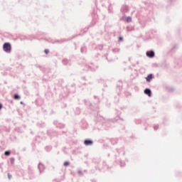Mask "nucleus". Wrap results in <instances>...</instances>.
<instances>
[{
	"label": "nucleus",
	"mask_w": 182,
	"mask_h": 182,
	"mask_svg": "<svg viewBox=\"0 0 182 182\" xmlns=\"http://www.w3.org/2000/svg\"><path fill=\"white\" fill-rule=\"evenodd\" d=\"M82 129H87V122L85 121H82Z\"/></svg>",
	"instance_id": "bb28decb"
},
{
	"label": "nucleus",
	"mask_w": 182,
	"mask_h": 182,
	"mask_svg": "<svg viewBox=\"0 0 182 182\" xmlns=\"http://www.w3.org/2000/svg\"><path fill=\"white\" fill-rule=\"evenodd\" d=\"M53 124L57 127V129H65V127H66L65 124L60 123L58 120H55L53 122Z\"/></svg>",
	"instance_id": "0eeeda50"
},
{
	"label": "nucleus",
	"mask_w": 182,
	"mask_h": 182,
	"mask_svg": "<svg viewBox=\"0 0 182 182\" xmlns=\"http://www.w3.org/2000/svg\"><path fill=\"white\" fill-rule=\"evenodd\" d=\"M51 114H55V111L53 109L51 110Z\"/></svg>",
	"instance_id": "603ef678"
},
{
	"label": "nucleus",
	"mask_w": 182,
	"mask_h": 182,
	"mask_svg": "<svg viewBox=\"0 0 182 182\" xmlns=\"http://www.w3.org/2000/svg\"><path fill=\"white\" fill-rule=\"evenodd\" d=\"M149 39H151V38H150V36H149V34H146V40H149Z\"/></svg>",
	"instance_id": "de8ad7c7"
},
{
	"label": "nucleus",
	"mask_w": 182,
	"mask_h": 182,
	"mask_svg": "<svg viewBox=\"0 0 182 182\" xmlns=\"http://www.w3.org/2000/svg\"><path fill=\"white\" fill-rule=\"evenodd\" d=\"M34 141L36 143H41V136H36L35 138Z\"/></svg>",
	"instance_id": "cd10ccee"
},
{
	"label": "nucleus",
	"mask_w": 182,
	"mask_h": 182,
	"mask_svg": "<svg viewBox=\"0 0 182 182\" xmlns=\"http://www.w3.org/2000/svg\"><path fill=\"white\" fill-rule=\"evenodd\" d=\"M67 105L66 104H63V107H67Z\"/></svg>",
	"instance_id": "6e6d98bb"
},
{
	"label": "nucleus",
	"mask_w": 182,
	"mask_h": 182,
	"mask_svg": "<svg viewBox=\"0 0 182 182\" xmlns=\"http://www.w3.org/2000/svg\"><path fill=\"white\" fill-rule=\"evenodd\" d=\"M11 153H12V151H11V150L5 151L4 156L8 157V156H11Z\"/></svg>",
	"instance_id": "b1692460"
},
{
	"label": "nucleus",
	"mask_w": 182,
	"mask_h": 182,
	"mask_svg": "<svg viewBox=\"0 0 182 182\" xmlns=\"http://www.w3.org/2000/svg\"><path fill=\"white\" fill-rule=\"evenodd\" d=\"M10 163L11 165H14L15 164V158H11Z\"/></svg>",
	"instance_id": "e433bc0d"
},
{
	"label": "nucleus",
	"mask_w": 182,
	"mask_h": 182,
	"mask_svg": "<svg viewBox=\"0 0 182 182\" xmlns=\"http://www.w3.org/2000/svg\"><path fill=\"white\" fill-rule=\"evenodd\" d=\"M62 63L64 65V66H72V61L68 58H64L62 60Z\"/></svg>",
	"instance_id": "9b49d317"
},
{
	"label": "nucleus",
	"mask_w": 182,
	"mask_h": 182,
	"mask_svg": "<svg viewBox=\"0 0 182 182\" xmlns=\"http://www.w3.org/2000/svg\"><path fill=\"white\" fill-rule=\"evenodd\" d=\"M11 103H14V101H13V100H11Z\"/></svg>",
	"instance_id": "774afa93"
},
{
	"label": "nucleus",
	"mask_w": 182,
	"mask_h": 182,
	"mask_svg": "<svg viewBox=\"0 0 182 182\" xmlns=\"http://www.w3.org/2000/svg\"><path fill=\"white\" fill-rule=\"evenodd\" d=\"M80 52L82 53H87V47H86V46H82L80 48Z\"/></svg>",
	"instance_id": "412c9836"
},
{
	"label": "nucleus",
	"mask_w": 182,
	"mask_h": 182,
	"mask_svg": "<svg viewBox=\"0 0 182 182\" xmlns=\"http://www.w3.org/2000/svg\"><path fill=\"white\" fill-rule=\"evenodd\" d=\"M80 113H81L80 108V107H76L75 111V114L79 115V114H80Z\"/></svg>",
	"instance_id": "a878e982"
},
{
	"label": "nucleus",
	"mask_w": 182,
	"mask_h": 182,
	"mask_svg": "<svg viewBox=\"0 0 182 182\" xmlns=\"http://www.w3.org/2000/svg\"><path fill=\"white\" fill-rule=\"evenodd\" d=\"M126 22H127L128 23H130V22H132V16H127L126 18Z\"/></svg>",
	"instance_id": "2f4dec72"
},
{
	"label": "nucleus",
	"mask_w": 182,
	"mask_h": 182,
	"mask_svg": "<svg viewBox=\"0 0 182 182\" xmlns=\"http://www.w3.org/2000/svg\"><path fill=\"white\" fill-rule=\"evenodd\" d=\"M24 103H23V101H21L20 102V105H23Z\"/></svg>",
	"instance_id": "13d9d810"
},
{
	"label": "nucleus",
	"mask_w": 182,
	"mask_h": 182,
	"mask_svg": "<svg viewBox=\"0 0 182 182\" xmlns=\"http://www.w3.org/2000/svg\"><path fill=\"white\" fill-rule=\"evenodd\" d=\"M38 68H39V69H41V70H42V66L38 65Z\"/></svg>",
	"instance_id": "5fc2aeb1"
},
{
	"label": "nucleus",
	"mask_w": 182,
	"mask_h": 182,
	"mask_svg": "<svg viewBox=\"0 0 182 182\" xmlns=\"http://www.w3.org/2000/svg\"><path fill=\"white\" fill-rule=\"evenodd\" d=\"M60 96H62V97L65 98V97H68V94H65V95H63V94L60 95Z\"/></svg>",
	"instance_id": "a18cd8bd"
},
{
	"label": "nucleus",
	"mask_w": 182,
	"mask_h": 182,
	"mask_svg": "<svg viewBox=\"0 0 182 182\" xmlns=\"http://www.w3.org/2000/svg\"><path fill=\"white\" fill-rule=\"evenodd\" d=\"M35 102H36V103H38V100H36V101H35Z\"/></svg>",
	"instance_id": "69168bd1"
},
{
	"label": "nucleus",
	"mask_w": 182,
	"mask_h": 182,
	"mask_svg": "<svg viewBox=\"0 0 182 182\" xmlns=\"http://www.w3.org/2000/svg\"><path fill=\"white\" fill-rule=\"evenodd\" d=\"M92 182H96V181L95 179H91Z\"/></svg>",
	"instance_id": "4d7b16f0"
},
{
	"label": "nucleus",
	"mask_w": 182,
	"mask_h": 182,
	"mask_svg": "<svg viewBox=\"0 0 182 182\" xmlns=\"http://www.w3.org/2000/svg\"><path fill=\"white\" fill-rule=\"evenodd\" d=\"M112 4H109V6H108V11L109 12H112V7L111 6Z\"/></svg>",
	"instance_id": "c03bdc74"
},
{
	"label": "nucleus",
	"mask_w": 182,
	"mask_h": 182,
	"mask_svg": "<svg viewBox=\"0 0 182 182\" xmlns=\"http://www.w3.org/2000/svg\"><path fill=\"white\" fill-rule=\"evenodd\" d=\"M84 103L85 105V106H88V107H90V109H92V110H97V109H99V107L97 105H96V108H93V106H92V102L90 101H89V100H84Z\"/></svg>",
	"instance_id": "423d86ee"
},
{
	"label": "nucleus",
	"mask_w": 182,
	"mask_h": 182,
	"mask_svg": "<svg viewBox=\"0 0 182 182\" xmlns=\"http://www.w3.org/2000/svg\"><path fill=\"white\" fill-rule=\"evenodd\" d=\"M153 68H157L159 66V64L157 63H153L152 64Z\"/></svg>",
	"instance_id": "37998d69"
},
{
	"label": "nucleus",
	"mask_w": 182,
	"mask_h": 182,
	"mask_svg": "<svg viewBox=\"0 0 182 182\" xmlns=\"http://www.w3.org/2000/svg\"><path fill=\"white\" fill-rule=\"evenodd\" d=\"M3 107H4V105H2V103H0V110H2Z\"/></svg>",
	"instance_id": "49530a36"
},
{
	"label": "nucleus",
	"mask_w": 182,
	"mask_h": 182,
	"mask_svg": "<svg viewBox=\"0 0 182 182\" xmlns=\"http://www.w3.org/2000/svg\"><path fill=\"white\" fill-rule=\"evenodd\" d=\"M128 60H129V62H130V60H131V58H129Z\"/></svg>",
	"instance_id": "0e129e2a"
},
{
	"label": "nucleus",
	"mask_w": 182,
	"mask_h": 182,
	"mask_svg": "<svg viewBox=\"0 0 182 182\" xmlns=\"http://www.w3.org/2000/svg\"><path fill=\"white\" fill-rule=\"evenodd\" d=\"M112 52L113 53H119V52H120V48H114L112 49Z\"/></svg>",
	"instance_id": "7c9ffc66"
},
{
	"label": "nucleus",
	"mask_w": 182,
	"mask_h": 182,
	"mask_svg": "<svg viewBox=\"0 0 182 182\" xmlns=\"http://www.w3.org/2000/svg\"><path fill=\"white\" fill-rule=\"evenodd\" d=\"M70 41V39L62 38L60 40H57L53 42V43H65V42H68Z\"/></svg>",
	"instance_id": "4468645a"
},
{
	"label": "nucleus",
	"mask_w": 182,
	"mask_h": 182,
	"mask_svg": "<svg viewBox=\"0 0 182 182\" xmlns=\"http://www.w3.org/2000/svg\"><path fill=\"white\" fill-rule=\"evenodd\" d=\"M38 168L40 173H42V172H43V170H45V165H43V164L40 162L38 165Z\"/></svg>",
	"instance_id": "dca6fc26"
},
{
	"label": "nucleus",
	"mask_w": 182,
	"mask_h": 182,
	"mask_svg": "<svg viewBox=\"0 0 182 182\" xmlns=\"http://www.w3.org/2000/svg\"><path fill=\"white\" fill-rule=\"evenodd\" d=\"M153 79H154V74H153V73L149 74L145 77V80H146V83H150V82H151V80H153Z\"/></svg>",
	"instance_id": "9d476101"
},
{
	"label": "nucleus",
	"mask_w": 182,
	"mask_h": 182,
	"mask_svg": "<svg viewBox=\"0 0 182 182\" xmlns=\"http://www.w3.org/2000/svg\"><path fill=\"white\" fill-rule=\"evenodd\" d=\"M78 174H83V172H82V171H78Z\"/></svg>",
	"instance_id": "3c124183"
},
{
	"label": "nucleus",
	"mask_w": 182,
	"mask_h": 182,
	"mask_svg": "<svg viewBox=\"0 0 182 182\" xmlns=\"http://www.w3.org/2000/svg\"><path fill=\"white\" fill-rule=\"evenodd\" d=\"M124 129H126V127H124V125H122V130H124Z\"/></svg>",
	"instance_id": "8fccbe9b"
},
{
	"label": "nucleus",
	"mask_w": 182,
	"mask_h": 182,
	"mask_svg": "<svg viewBox=\"0 0 182 182\" xmlns=\"http://www.w3.org/2000/svg\"><path fill=\"white\" fill-rule=\"evenodd\" d=\"M37 126L38 127H40L41 129H43V127H46V124H45L44 122H38L37 123Z\"/></svg>",
	"instance_id": "aec40b11"
},
{
	"label": "nucleus",
	"mask_w": 182,
	"mask_h": 182,
	"mask_svg": "<svg viewBox=\"0 0 182 182\" xmlns=\"http://www.w3.org/2000/svg\"><path fill=\"white\" fill-rule=\"evenodd\" d=\"M94 120L96 123L95 129H97L98 131L100 130H109L113 127V123H122L124 122L123 118H120V116H117L113 119H105L103 116L99 114V112H97V116L95 117Z\"/></svg>",
	"instance_id": "f257e3e1"
},
{
	"label": "nucleus",
	"mask_w": 182,
	"mask_h": 182,
	"mask_svg": "<svg viewBox=\"0 0 182 182\" xmlns=\"http://www.w3.org/2000/svg\"><path fill=\"white\" fill-rule=\"evenodd\" d=\"M13 98L14 99V100H21V95H19V94L18 93H15L13 95Z\"/></svg>",
	"instance_id": "4be33fe9"
},
{
	"label": "nucleus",
	"mask_w": 182,
	"mask_h": 182,
	"mask_svg": "<svg viewBox=\"0 0 182 182\" xmlns=\"http://www.w3.org/2000/svg\"><path fill=\"white\" fill-rule=\"evenodd\" d=\"M66 133H68V131H63L62 132V134H66Z\"/></svg>",
	"instance_id": "09e8293b"
},
{
	"label": "nucleus",
	"mask_w": 182,
	"mask_h": 182,
	"mask_svg": "<svg viewBox=\"0 0 182 182\" xmlns=\"http://www.w3.org/2000/svg\"><path fill=\"white\" fill-rule=\"evenodd\" d=\"M82 80H86V77H82Z\"/></svg>",
	"instance_id": "864d4df0"
},
{
	"label": "nucleus",
	"mask_w": 182,
	"mask_h": 182,
	"mask_svg": "<svg viewBox=\"0 0 182 182\" xmlns=\"http://www.w3.org/2000/svg\"><path fill=\"white\" fill-rule=\"evenodd\" d=\"M111 143L114 145V144H117V141H119V139H117V138H114V139H110Z\"/></svg>",
	"instance_id": "5701e85b"
},
{
	"label": "nucleus",
	"mask_w": 182,
	"mask_h": 182,
	"mask_svg": "<svg viewBox=\"0 0 182 182\" xmlns=\"http://www.w3.org/2000/svg\"><path fill=\"white\" fill-rule=\"evenodd\" d=\"M122 89H123V85L122 84L121 81H119L117 84V90H118V92H120Z\"/></svg>",
	"instance_id": "6ab92c4d"
},
{
	"label": "nucleus",
	"mask_w": 182,
	"mask_h": 182,
	"mask_svg": "<svg viewBox=\"0 0 182 182\" xmlns=\"http://www.w3.org/2000/svg\"><path fill=\"white\" fill-rule=\"evenodd\" d=\"M116 150H117V153H120V151H119V149H117Z\"/></svg>",
	"instance_id": "bf43d9fd"
},
{
	"label": "nucleus",
	"mask_w": 182,
	"mask_h": 182,
	"mask_svg": "<svg viewBox=\"0 0 182 182\" xmlns=\"http://www.w3.org/2000/svg\"><path fill=\"white\" fill-rule=\"evenodd\" d=\"M31 147H33V150H35V149H36V142H35V141L31 143Z\"/></svg>",
	"instance_id": "473e14b6"
},
{
	"label": "nucleus",
	"mask_w": 182,
	"mask_h": 182,
	"mask_svg": "<svg viewBox=\"0 0 182 182\" xmlns=\"http://www.w3.org/2000/svg\"><path fill=\"white\" fill-rule=\"evenodd\" d=\"M105 18H106V16H104L103 19H105Z\"/></svg>",
	"instance_id": "338daca9"
},
{
	"label": "nucleus",
	"mask_w": 182,
	"mask_h": 182,
	"mask_svg": "<svg viewBox=\"0 0 182 182\" xmlns=\"http://www.w3.org/2000/svg\"><path fill=\"white\" fill-rule=\"evenodd\" d=\"M64 167H68V166H70V162L66 161L63 164Z\"/></svg>",
	"instance_id": "f704fd0d"
},
{
	"label": "nucleus",
	"mask_w": 182,
	"mask_h": 182,
	"mask_svg": "<svg viewBox=\"0 0 182 182\" xmlns=\"http://www.w3.org/2000/svg\"><path fill=\"white\" fill-rule=\"evenodd\" d=\"M96 170H107L109 168V166L107 164H106V161H103L102 164H100L98 166H95Z\"/></svg>",
	"instance_id": "20e7f679"
},
{
	"label": "nucleus",
	"mask_w": 182,
	"mask_h": 182,
	"mask_svg": "<svg viewBox=\"0 0 182 182\" xmlns=\"http://www.w3.org/2000/svg\"><path fill=\"white\" fill-rule=\"evenodd\" d=\"M45 150L48 152L52 150V146H47L45 147Z\"/></svg>",
	"instance_id": "c756f323"
},
{
	"label": "nucleus",
	"mask_w": 182,
	"mask_h": 182,
	"mask_svg": "<svg viewBox=\"0 0 182 182\" xmlns=\"http://www.w3.org/2000/svg\"><path fill=\"white\" fill-rule=\"evenodd\" d=\"M123 41H124V38H123L122 36H119V37L118 38V42H123Z\"/></svg>",
	"instance_id": "58836bf2"
},
{
	"label": "nucleus",
	"mask_w": 182,
	"mask_h": 182,
	"mask_svg": "<svg viewBox=\"0 0 182 182\" xmlns=\"http://www.w3.org/2000/svg\"><path fill=\"white\" fill-rule=\"evenodd\" d=\"M101 161H102V159L100 158H93L92 159V163H94V164H99V166H100Z\"/></svg>",
	"instance_id": "a211bd4d"
},
{
	"label": "nucleus",
	"mask_w": 182,
	"mask_h": 182,
	"mask_svg": "<svg viewBox=\"0 0 182 182\" xmlns=\"http://www.w3.org/2000/svg\"><path fill=\"white\" fill-rule=\"evenodd\" d=\"M85 68L88 69V70H90L91 72H96V70L97 69V68H99V66L95 65L93 63H91V65H86Z\"/></svg>",
	"instance_id": "39448f33"
},
{
	"label": "nucleus",
	"mask_w": 182,
	"mask_h": 182,
	"mask_svg": "<svg viewBox=\"0 0 182 182\" xmlns=\"http://www.w3.org/2000/svg\"><path fill=\"white\" fill-rule=\"evenodd\" d=\"M154 130H155V132H156V130H159V124L154 125Z\"/></svg>",
	"instance_id": "4c0bfd02"
},
{
	"label": "nucleus",
	"mask_w": 182,
	"mask_h": 182,
	"mask_svg": "<svg viewBox=\"0 0 182 182\" xmlns=\"http://www.w3.org/2000/svg\"><path fill=\"white\" fill-rule=\"evenodd\" d=\"M28 174H29V176H30V178H33V171H30L28 172Z\"/></svg>",
	"instance_id": "c9c22d12"
},
{
	"label": "nucleus",
	"mask_w": 182,
	"mask_h": 182,
	"mask_svg": "<svg viewBox=\"0 0 182 182\" xmlns=\"http://www.w3.org/2000/svg\"><path fill=\"white\" fill-rule=\"evenodd\" d=\"M95 49H97V50H103V45L97 46Z\"/></svg>",
	"instance_id": "c85d7f7f"
},
{
	"label": "nucleus",
	"mask_w": 182,
	"mask_h": 182,
	"mask_svg": "<svg viewBox=\"0 0 182 182\" xmlns=\"http://www.w3.org/2000/svg\"><path fill=\"white\" fill-rule=\"evenodd\" d=\"M106 59L107 60V53L105 55Z\"/></svg>",
	"instance_id": "680f3d73"
},
{
	"label": "nucleus",
	"mask_w": 182,
	"mask_h": 182,
	"mask_svg": "<svg viewBox=\"0 0 182 182\" xmlns=\"http://www.w3.org/2000/svg\"><path fill=\"white\" fill-rule=\"evenodd\" d=\"M146 56L149 59H153V58L156 56V53H154V50H148L146 53Z\"/></svg>",
	"instance_id": "6e6552de"
},
{
	"label": "nucleus",
	"mask_w": 182,
	"mask_h": 182,
	"mask_svg": "<svg viewBox=\"0 0 182 182\" xmlns=\"http://www.w3.org/2000/svg\"><path fill=\"white\" fill-rule=\"evenodd\" d=\"M135 124H141V119H135L134 120Z\"/></svg>",
	"instance_id": "393cba45"
},
{
	"label": "nucleus",
	"mask_w": 182,
	"mask_h": 182,
	"mask_svg": "<svg viewBox=\"0 0 182 182\" xmlns=\"http://www.w3.org/2000/svg\"><path fill=\"white\" fill-rule=\"evenodd\" d=\"M144 95H146L147 96H149V97H151V90L150 88H146L144 90Z\"/></svg>",
	"instance_id": "2eb2a0df"
},
{
	"label": "nucleus",
	"mask_w": 182,
	"mask_h": 182,
	"mask_svg": "<svg viewBox=\"0 0 182 182\" xmlns=\"http://www.w3.org/2000/svg\"><path fill=\"white\" fill-rule=\"evenodd\" d=\"M10 139H11V141H16V136L15 135H11V136H10Z\"/></svg>",
	"instance_id": "72a5a7b5"
},
{
	"label": "nucleus",
	"mask_w": 182,
	"mask_h": 182,
	"mask_svg": "<svg viewBox=\"0 0 182 182\" xmlns=\"http://www.w3.org/2000/svg\"><path fill=\"white\" fill-rule=\"evenodd\" d=\"M91 16L92 18V26H95V25L96 24V22L97 21V14L94 11L93 13L91 14Z\"/></svg>",
	"instance_id": "1a4fd4ad"
},
{
	"label": "nucleus",
	"mask_w": 182,
	"mask_h": 182,
	"mask_svg": "<svg viewBox=\"0 0 182 182\" xmlns=\"http://www.w3.org/2000/svg\"><path fill=\"white\" fill-rule=\"evenodd\" d=\"M68 90L70 93H75L76 92V85L75 83L71 84L68 88Z\"/></svg>",
	"instance_id": "f8f14e48"
},
{
	"label": "nucleus",
	"mask_w": 182,
	"mask_h": 182,
	"mask_svg": "<svg viewBox=\"0 0 182 182\" xmlns=\"http://www.w3.org/2000/svg\"><path fill=\"white\" fill-rule=\"evenodd\" d=\"M3 50H4L6 53H11V52H12L11 43H4L3 45Z\"/></svg>",
	"instance_id": "7ed1b4c3"
},
{
	"label": "nucleus",
	"mask_w": 182,
	"mask_h": 182,
	"mask_svg": "<svg viewBox=\"0 0 182 182\" xmlns=\"http://www.w3.org/2000/svg\"><path fill=\"white\" fill-rule=\"evenodd\" d=\"M121 12H122V14H126L127 12H129V6H123V7H122L121 9Z\"/></svg>",
	"instance_id": "f3484780"
},
{
	"label": "nucleus",
	"mask_w": 182,
	"mask_h": 182,
	"mask_svg": "<svg viewBox=\"0 0 182 182\" xmlns=\"http://www.w3.org/2000/svg\"><path fill=\"white\" fill-rule=\"evenodd\" d=\"M95 99H97V96L95 95L94 96Z\"/></svg>",
	"instance_id": "e2e57ef3"
},
{
	"label": "nucleus",
	"mask_w": 182,
	"mask_h": 182,
	"mask_svg": "<svg viewBox=\"0 0 182 182\" xmlns=\"http://www.w3.org/2000/svg\"><path fill=\"white\" fill-rule=\"evenodd\" d=\"M120 163V166L121 167H124V162H122V161H119Z\"/></svg>",
	"instance_id": "a19ab883"
},
{
	"label": "nucleus",
	"mask_w": 182,
	"mask_h": 182,
	"mask_svg": "<svg viewBox=\"0 0 182 182\" xmlns=\"http://www.w3.org/2000/svg\"><path fill=\"white\" fill-rule=\"evenodd\" d=\"M44 53H46V55H48L49 53V49H45Z\"/></svg>",
	"instance_id": "79ce46f5"
},
{
	"label": "nucleus",
	"mask_w": 182,
	"mask_h": 182,
	"mask_svg": "<svg viewBox=\"0 0 182 182\" xmlns=\"http://www.w3.org/2000/svg\"><path fill=\"white\" fill-rule=\"evenodd\" d=\"M59 132L55 131L54 129H48L47 131V135L50 136V140L53 139V137L58 138L59 137Z\"/></svg>",
	"instance_id": "f03ea898"
},
{
	"label": "nucleus",
	"mask_w": 182,
	"mask_h": 182,
	"mask_svg": "<svg viewBox=\"0 0 182 182\" xmlns=\"http://www.w3.org/2000/svg\"><path fill=\"white\" fill-rule=\"evenodd\" d=\"M7 176H8L9 180H11V178H12V174H11L10 173H8Z\"/></svg>",
	"instance_id": "ea45409f"
},
{
	"label": "nucleus",
	"mask_w": 182,
	"mask_h": 182,
	"mask_svg": "<svg viewBox=\"0 0 182 182\" xmlns=\"http://www.w3.org/2000/svg\"><path fill=\"white\" fill-rule=\"evenodd\" d=\"M85 146H93V140L87 139L84 141Z\"/></svg>",
	"instance_id": "ddd939ff"
},
{
	"label": "nucleus",
	"mask_w": 182,
	"mask_h": 182,
	"mask_svg": "<svg viewBox=\"0 0 182 182\" xmlns=\"http://www.w3.org/2000/svg\"><path fill=\"white\" fill-rule=\"evenodd\" d=\"M0 168L2 169V164H0Z\"/></svg>",
	"instance_id": "052dcab7"
}]
</instances>
